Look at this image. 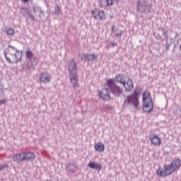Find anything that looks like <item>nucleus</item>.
I'll use <instances>...</instances> for the list:
<instances>
[{
  "label": "nucleus",
  "instance_id": "1",
  "mask_svg": "<svg viewBox=\"0 0 181 181\" xmlns=\"http://www.w3.org/2000/svg\"><path fill=\"white\" fill-rule=\"evenodd\" d=\"M104 91H108L114 95L115 97H121L122 94L124 93L121 87L118 86L117 83L114 81V79H109L106 82V86L104 90L98 91L99 98L102 100H110V94H103Z\"/></svg>",
  "mask_w": 181,
  "mask_h": 181
},
{
  "label": "nucleus",
  "instance_id": "2",
  "mask_svg": "<svg viewBox=\"0 0 181 181\" xmlns=\"http://www.w3.org/2000/svg\"><path fill=\"white\" fill-rule=\"evenodd\" d=\"M181 166V160L177 158L174 160L171 164L164 165V170H162L161 168H158L156 171L158 176L160 177H166L169 175H172L176 170H179Z\"/></svg>",
  "mask_w": 181,
  "mask_h": 181
},
{
  "label": "nucleus",
  "instance_id": "3",
  "mask_svg": "<svg viewBox=\"0 0 181 181\" xmlns=\"http://www.w3.org/2000/svg\"><path fill=\"white\" fill-rule=\"evenodd\" d=\"M4 56L8 63H18L22 59V52L18 51L13 46L8 45V49L4 50Z\"/></svg>",
  "mask_w": 181,
  "mask_h": 181
},
{
  "label": "nucleus",
  "instance_id": "4",
  "mask_svg": "<svg viewBox=\"0 0 181 181\" xmlns=\"http://www.w3.org/2000/svg\"><path fill=\"white\" fill-rule=\"evenodd\" d=\"M23 14L24 16H25L28 19H30V21H42V18L43 17V15L45 14V12L42 11V8L34 6L30 9V11H25L23 12Z\"/></svg>",
  "mask_w": 181,
  "mask_h": 181
},
{
  "label": "nucleus",
  "instance_id": "5",
  "mask_svg": "<svg viewBox=\"0 0 181 181\" xmlns=\"http://www.w3.org/2000/svg\"><path fill=\"white\" fill-rule=\"evenodd\" d=\"M153 101L151 93L146 90L143 93V111L146 114H149L153 111Z\"/></svg>",
  "mask_w": 181,
  "mask_h": 181
},
{
  "label": "nucleus",
  "instance_id": "6",
  "mask_svg": "<svg viewBox=\"0 0 181 181\" xmlns=\"http://www.w3.org/2000/svg\"><path fill=\"white\" fill-rule=\"evenodd\" d=\"M131 105L134 107L135 110H139V99L138 98V93L134 90V93L127 96L124 99L122 106L125 108Z\"/></svg>",
  "mask_w": 181,
  "mask_h": 181
},
{
  "label": "nucleus",
  "instance_id": "7",
  "mask_svg": "<svg viewBox=\"0 0 181 181\" xmlns=\"http://www.w3.org/2000/svg\"><path fill=\"white\" fill-rule=\"evenodd\" d=\"M137 11L140 13H151L152 12V4L148 3L146 0H139L137 1Z\"/></svg>",
  "mask_w": 181,
  "mask_h": 181
},
{
  "label": "nucleus",
  "instance_id": "8",
  "mask_svg": "<svg viewBox=\"0 0 181 181\" xmlns=\"http://www.w3.org/2000/svg\"><path fill=\"white\" fill-rule=\"evenodd\" d=\"M39 81L43 84H47L52 81V75L48 72H42L39 76Z\"/></svg>",
  "mask_w": 181,
  "mask_h": 181
},
{
  "label": "nucleus",
  "instance_id": "9",
  "mask_svg": "<svg viewBox=\"0 0 181 181\" xmlns=\"http://www.w3.org/2000/svg\"><path fill=\"white\" fill-rule=\"evenodd\" d=\"M69 81L74 90L78 88V74H69Z\"/></svg>",
  "mask_w": 181,
  "mask_h": 181
},
{
  "label": "nucleus",
  "instance_id": "10",
  "mask_svg": "<svg viewBox=\"0 0 181 181\" xmlns=\"http://www.w3.org/2000/svg\"><path fill=\"white\" fill-rule=\"evenodd\" d=\"M92 15L94 19H97L98 21H103V19H105L104 11H101L98 8H95L92 11Z\"/></svg>",
  "mask_w": 181,
  "mask_h": 181
},
{
  "label": "nucleus",
  "instance_id": "11",
  "mask_svg": "<svg viewBox=\"0 0 181 181\" xmlns=\"http://www.w3.org/2000/svg\"><path fill=\"white\" fill-rule=\"evenodd\" d=\"M68 71L69 74H77V63L74 59L68 62Z\"/></svg>",
  "mask_w": 181,
  "mask_h": 181
},
{
  "label": "nucleus",
  "instance_id": "12",
  "mask_svg": "<svg viewBox=\"0 0 181 181\" xmlns=\"http://www.w3.org/2000/svg\"><path fill=\"white\" fill-rule=\"evenodd\" d=\"M148 139L151 141V144L154 145V146H158L160 144H162V141L160 138L156 135L150 134L148 136Z\"/></svg>",
  "mask_w": 181,
  "mask_h": 181
},
{
  "label": "nucleus",
  "instance_id": "13",
  "mask_svg": "<svg viewBox=\"0 0 181 181\" xmlns=\"http://www.w3.org/2000/svg\"><path fill=\"white\" fill-rule=\"evenodd\" d=\"M13 160L16 163H21V162H24L25 158L23 156V152L18 153L17 154H14L13 156Z\"/></svg>",
  "mask_w": 181,
  "mask_h": 181
},
{
  "label": "nucleus",
  "instance_id": "14",
  "mask_svg": "<svg viewBox=\"0 0 181 181\" xmlns=\"http://www.w3.org/2000/svg\"><path fill=\"white\" fill-rule=\"evenodd\" d=\"M123 86L125 88V91L131 92L134 90V81L132 79L129 78L127 82H124V85Z\"/></svg>",
  "mask_w": 181,
  "mask_h": 181
},
{
  "label": "nucleus",
  "instance_id": "15",
  "mask_svg": "<svg viewBox=\"0 0 181 181\" xmlns=\"http://www.w3.org/2000/svg\"><path fill=\"white\" fill-rule=\"evenodd\" d=\"M81 60H86L88 62H94L97 59V56L94 54H83L81 55Z\"/></svg>",
  "mask_w": 181,
  "mask_h": 181
},
{
  "label": "nucleus",
  "instance_id": "16",
  "mask_svg": "<svg viewBox=\"0 0 181 181\" xmlns=\"http://www.w3.org/2000/svg\"><path fill=\"white\" fill-rule=\"evenodd\" d=\"M88 166L90 169H95V170H98V172H100V170L103 169V165H101V163H98L93 161L90 162Z\"/></svg>",
  "mask_w": 181,
  "mask_h": 181
},
{
  "label": "nucleus",
  "instance_id": "17",
  "mask_svg": "<svg viewBox=\"0 0 181 181\" xmlns=\"http://www.w3.org/2000/svg\"><path fill=\"white\" fill-rule=\"evenodd\" d=\"M24 156V160H33L35 159V153L30 151L23 152Z\"/></svg>",
  "mask_w": 181,
  "mask_h": 181
},
{
  "label": "nucleus",
  "instance_id": "18",
  "mask_svg": "<svg viewBox=\"0 0 181 181\" xmlns=\"http://www.w3.org/2000/svg\"><path fill=\"white\" fill-rule=\"evenodd\" d=\"M112 32L116 37H121V36H122V33H124V31L120 30L119 28L114 25L112 26Z\"/></svg>",
  "mask_w": 181,
  "mask_h": 181
},
{
  "label": "nucleus",
  "instance_id": "19",
  "mask_svg": "<svg viewBox=\"0 0 181 181\" xmlns=\"http://www.w3.org/2000/svg\"><path fill=\"white\" fill-rule=\"evenodd\" d=\"M115 80L116 83H119L120 84H122V86H125V80H124L123 74H119L116 76Z\"/></svg>",
  "mask_w": 181,
  "mask_h": 181
},
{
  "label": "nucleus",
  "instance_id": "20",
  "mask_svg": "<svg viewBox=\"0 0 181 181\" xmlns=\"http://www.w3.org/2000/svg\"><path fill=\"white\" fill-rule=\"evenodd\" d=\"M95 151H98V152H104V150L105 149V146L103 143L99 142L95 144Z\"/></svg>",
  "mask_w": 181,
  "mask_h": 181
},
{
  "label": "nucleus",
  "instance_id": "21",
  "mask_svg": "<svg viewBox=\"0 0 181 181\" xmlns=\"http://www.w3.org/2000/svg\"><path fill=\"white\" fill-rule=\"evenodd\" d=\"M66 170L70 172V173H75L76 172V165L73 163H68L66 165Z\"/></svg>",
  "mask_w": 181,
  "mask_h": 181
},
{
  "label": "nucleus",
  "instance_id": "22",
  "mask_svg": "<svg viewBox=\"0 0 181 181\" xmlns=\"http://www.w3.org/2000/svg\"><path fill=\"white\" fill-rule=\"evenodd\" d=\"M30 60H31V66L33 67H35V66H37V63H39V60L37 59V57H33Z\"/></svg>",
  "mask_w": 181,
  "mask_h": 181
},
{
  "label": "nucleus",
  "instance_id": "23",
  "mask_svg": "<svg viewBox=\"0 0 181 181\" xmlns=\"http://www.w3.org/2000/svg\"><path fill=\"white\" fill-rule=\"evenodd\" d=\"M25 57L26 59H32L33 57V52L30 50H27L25 52Z\"/></svg>",
  "mask_w": 181,
  "mask_h": 181
},
{
  "label": "nucleus",
  "instance_id": "24",
  "mask_svg": "<svg viewBox=\"0 0 181 181\" xmlns=\"http://www.w3.org/2000/svg\"><path fill=\"white\" fill-rule=\"evenodd\" d=\"M100 8H107V6H108L107 4V0H100Z\"/></svg>",
  "mask_w": 181,
  "mask_h": 181
},
{
  "label": "nucleus",
  "instance_id": "25",
  "mask_svg": "<svg viewBox=\"0 0 181 181\" xmlns=\"http://www.w3.org/2000/svg\"><path fill=\"white\" fill-rule=\"evenodd\" d=\"M54 15H60V6L59 5H56L54 7Z\"/></svg>",
  "mask_w": 181,
  "mask_h": 181
},
{
  "label": "nucleus",
  "instance_id": "26",
  "mask_svg": "<svg viewBox=\"0 0 181 181\" xmlns=\"http://www.w3.org/2000/svg\"><path fill=\"white\" fill-rule=\"evenodd\" d=\"M6 33L9 35V36H12V35H13V33H15V30L13 28H8L6 30Z\"/></svg>",
  "mask_w": 181,
  "mask_h": 181
},
{
  "label": "nucleus",
  "instance_id": "27",
  "mask_svg": "<svg viewBox=\"0 0 181 181\" xmlns=\"http://www.w3.org/2000/svg\"><path fill=\"white\" fill-rule=\"evenodd\" d=\"M107 6H111L114 4V0H106Z\"/></svg>",
  "mask_w": 181,
  "mask_h": 181
},
{
  "label": "nucleus",
  "instance_id": "28",
  "mask_svg": "<svg viewBox=\"0 0 181 181\" xmlns=\"http://www.w3.org/2000/svg\"><path fill=\"white\" fill-rule=\"evenodd\" d=\"M163 35L165 36L166 39H168V31H165V30H163Z\"/></svg>",
  "mask_w": 181,
  "mask_h": 181
},
{
  "label": "nucleus",
  "instance_id": "29",
  "mask_svg": "<svg viewBox=\"0 0 181 181\" xmlns=\"http://www.w3.org/2000/svg\"><path fill=\"white\" fill-rule=\"evenodd\" d=\"M4 168H8V165H6V164L0 165V170H2V169H4Z\"/></svg>",
  "mask_w": 181,
  "mask_h": 181
},
{
  "label": "nucleus",
  "instance_id": "30",
  "mask_svg": "<svg viewBox=\"0 0 181 181\" xmlns=\"http://www.w3.org/2000/svg\"><path fill=\"white\" fill-rule=\"evenodd\" d=\"M5 103H6V99L0 100V105H2V104H5Z\"/></svg>",
  "mask_w": 181,
  "mask_h": 181
},
{
  "label": "nucleus",
  "instance_id": "31",
  "mask_svg": "<svg viewBox=\"0 0 181 181\" xmlns=\"http://www.w3.org/2000/svg\"><path fill=\"white\" fill-rule=\"evenodd\" d=\"M111 45L114 47L117 46V43L116 42H112Z\"/></svg>",
  "mask_w": 181,
  "mask_h": 181
},
{
  "label": "nucleus",
  "instance_id": "32",
  "mask_svg": "<svg viewBox=\"0 0 181 181\" xmlns=\"http://www.w3.org/2000/svg\"><path fill=\"white\" fill-rule=\"evenodd\" d=\"M169 47H170V45L167 44L165 47L166 50H169Z\"/></svg>",
  "mask_w": 181,
  "mask_h": 181
},
{
  "label": "nucleus",
  "instance_id": "33",
  "mask_svg": "<svg viewBox=\"0 0 181 181\" xmlns=\"http://www.w3.org/2000/svg\"><path fill=\"white\" fill-rule=\"evenodd\" d=\"M23 2H28L29 0H22Z\"/></svg>",
  "mask_w": 181,
  "mask_h": 181
}]
</instances>
